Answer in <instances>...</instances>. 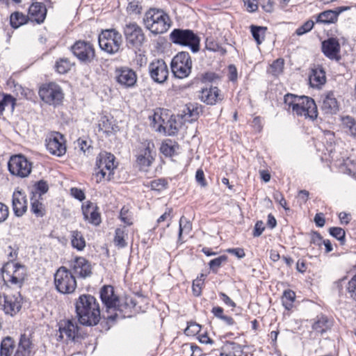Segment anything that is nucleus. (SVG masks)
Segmentation results:
<instances>
[{
    "label": "nucleus",
    "instance_id": "obj_1",
    "mask_svg": "<svg viewBox=\"0 0 356 356\" xmlns=\"http://www.w3.org/2000/svg\"><path fill=\"white\" fill-rule=\"evenodd\" d=\"M78 321L85 326H94L99 323L101 316L97 299L90 294L81 295L75 302Z\"/></svg>",
    "mask_w": 356,
    "mask_h": 356
},
{
    "label": "nucleus",
    "instance_id": "obj_2",
    "mask_svg": "<svg viewBox=\"0 0 356 356\" xmlns=\"http://www.w3.org/2000/svg\"><path fill=\"white\" fill-rule=\"evenodd\" d=\"M170 41L178 45L188 47L193 53L200 49V38L193 30L175 29L170 34Z\"/></svg>",
    "mask_w": 356,
    "mask_h": 356
},
{
    "label": "nucleus",
    "instance_id": "obj_3",
    "mask_svg": "<svg viewBox=\"0 0 356 356\" xmlns=\"http://www.w3.org/2000/svg\"><path fill=\"white\" fill-rule=\"evenodd\" d=\"M54 285L57 291L62 294L73 293L77 287L75 276L65 266L59 267L54 273Z\"/></svg>",
    "mask_w": 356,
    "mask_h": 356
},
{
    "label": "nucleus",
    "instance_id": "obj_4",
    "mask_svg": "<svg viewBox=\"0 0 356 356\" xmlns=\"http://www.w3.org/2000/svg\"><path fill=\"white\" fill-rule=\"evenodd\" d=\"M122 42L121 33L114 29L103 30L98 37L99 48L111 55L120 51Z\"/></svg>",
    "mask_w": 356,
    "mask_h": 356
},
{
    "label": "nucleus",
    "instance_id": "obj_5",
    "mask_svg": "<svg viewBox=\"0 0 356 356\" xmlns=\"http://www.w3.org/2000/svg\"><path fill=\"white\" fill-rule=\"evenodd\" d=\"M70 51L81 64L89 65L97 60L95 47L90 41L76 40Z\"/></svg>",
    "mask_w": 356,
    "mask_h": 356
},
{
    "label": "nucleus",
    "instance_id": "obj_6",
    "mask_svg": "<svg viewBox=\"0 0 356 356\" xmlns=\"http://www.w3.org/2000/svg\"><path fill=\"white\" fill-rule=\"evenodd\" d=\"M38 94L44 103L54 106L60 105L64 99L61 87L54 82L42 84L40 87Z\"/></svg>",
    "mask_w": 356,
    "mask_h": 356
},
{
    "label": "nucleus",
    "instance_id": "obj_7",
    "mask_svg": "<svg viewBox=\"0 0 356 356\" xmlns=\"http://www.w3.org/2000/svg\"><path fill=\"white\" fill-rule=\"evenodd\" d=\"M5 282L21 288L26 277V268L19 263L7 262L1 268Z\"/></svg>",
    "mask_w": 356,
    "mask_h": 356
},
{
    "label": "nucleus",
    "instance_id": "obj_8",
    "mask_svg": "<svg viewBox=\"0 0 356 356\" xmlns=\"http://www.w3.org/2000/svg\"><path fill=\"white\" fill-rule=\"evenodd\" d=\"M111 315L106 316L108 321H115L118 318H125L131 317L135 313L134 306L133 305L132 296H125L119 297L115 302V307L111 310Z\"/></svg>",
    "mask_w": 356,
    "mask_h": 356
},
{
    "label": "nucleus",
    "instance_id": "obj_9",
    "mask_svg": "<svg viewBox=\"0 0 356 356\" xmlns=\"http://www.w3.org/2000/svg\"><path fill=\"white\" fill-rule=\"evenodd\" d=\"M171 70L174 75L183 79L187 77L191 72L192 60L187 51L179 52L171 60Z\"/></svg>",
    "mask_w": 356,
    "mask_h": 356
},
{
    "label": "nucleus",
    "instance_id": "obj_10",
    "mask_svg": "<svg viewBox=\"0 0 356 356\" xmlns=\"http://www.w3.org/2000/svg\"><path fill=\"white\" fill-rule=\"evenodd\" d=\"M124 35L129 49L135 51L140 49L145 38L142 29L136 23L126 24L124 27Z\"/></svg>",
    "mask_w": 356,
    "mask_h": 356
},
{
    "label": "nucleus",
    "instance_id": "obj_11",
    "mask_svg": "<svg viewBox=\"0 0 356 356\" xmlns=\"http://www.w3.org/2000/svg\"><path fill=\"white\" fill-rule=\"evenodd\" d=\"M10 173L20 178L27 177L32 170V163L25 156L17 154L12 156L8 163Z\"/></svg>",
    "mask_w": 356,
    "mask_h": 356
},
{
    "label": "nucleus",
    "instance_id": "obj_12",
    "mask_svg": "<svg viewBox=\"0 0 356 356\" xmlns=\"http://www.w3.org/2000/svg\"><path fill=\"white\" fill-rule=\"evenodd\" d=\"M59 338L68 341H79L83 339L79 327L74 319L61 320L58 323Z\"/></svg>",
    "mask_w": 356,
    "mask_h": 356
},
{
    "label": "nucleus",
    "instance_id": "obj_13",
    "mask_svg": "<svg viewBox=\"0 0 356 356\" xmlns=\"http://www.w3.org/2000/svg\"><path fill=\"white\" fill-rule=\"evenodd\" d=\"M153 141L146 140L140 143L136 149V163L140 170H146L154 161L152 151L154 149Z\"/></svg>",
    "mask_w": 356,
    "mask_h": 356
},
{
    "label": "nucleus",
    "instance_id": "obj_14",
    "mask_svg": "<svg viewBox=\"0 0 356 356\" xmlns=\"http://www.w3.org/2000/svg\"><path fill=\"white\" fill-rule=\"evenodd\" d=\"M46 147L49 152L57 156H61L66 152L65 140L64 136L56 132L46 139Z\"/></svg>",
    "mask_w": 356,
    "mask_h": 356
},
{
    "label": "nucleus",
    "instance_id": "obj_15",
    "mask_svg": "<svg viewBox=\"0 0 356 356\" xmlns=\"http://www.w3.org/2000/svg\"><path fill=\"white\" fill-rule=\"evenodd\" d=\"M3 298V311L6 314L13 316L20 311L22 305V297L19 291L13 294H5Z\"/></svg>",
    "mask_w": 356,
    "mask_h": 356
},
{
    "label": "nucleus",
    "instance_id": "obj_16",
    "mask_svg": "<svg viewBox=\"0 0 356 356\" xmlns=\"http://www.w3.org/2000/svg\"><path fill=\"white\" fill-rule=\"evenodd\" d=\"M70 267L72 273L81 278H86L92 275L90 263L84 257H76L71 261Z\"/></svg>",
    "mask_w": 356,
    "mask_h": 356
},
{
    "label": "nucleus",
    "instance_id": "obj_17",
    "mask_svg": "<svg viewBox=\"0 0 356 356\" xmlns=\"http://www.w3.org/2000/svg\"><path fill=\"white\" fill-rule=\"evenodd\" d=\"M341 47L338 40L335 38H329L321 43V50L323 54L330 60L339 61L341 56L339 55Z\"/></svg>",
    "mask_w": 356,
    "mask_h": 356
},
{
    "label": "nucleus",
    "instance_id": "obj_18",
    "mask_svg": "<svg viewBox=\"0 0 356 356\" xmlns=\"http://www.w3.org/2000/svg\"><path fill=\"white\" fill-rule=\"evenodd\" d=\"M115 80L124 88L132 87L137 80L136 72L128 67H120L115 70Z\"/></svg>",
    "mask_w": 356,
    "mask_h": 356
},
{
    "label": "nucleus",
    "instance_id": "obj_19",
    "mask_svg": "<svg viewBox=\"0 0 356 356\" xmlns=\"http://www.w3.org/2000/svg\"><path fill=\"white\" fill-rule=\"evenodd\" d=\"M199 98L204 104L213 106L221 102L224 97L218 87L211 86L209 88H202Z\"/></svg>",
    "mask_w": 356,
    "mask_h": 356
},
{
    "label": "nucleus",
    "instance_id": "obj_20",
    "mask_svg": "<svg viewBox=\"0 0 356 356\" xmlns=\"http://www.w3.org/2000/svg\"><path fill=\"white\" fill-rule=\"evenodd\" d=\"M115 156L107 152H100L97 157L96 166L97 168L106 169L109 172L108 179H111V176L113 175V170L117 168V164H115Z\"/></svg>",
    "mask_w": 356,
    "mask_h": 356
},
{
    "label": "nucleus",
    "instance_id": "obj_21",
    "mask_svg": "<svg viewBox=\"0 0 356 356\" xmlns=\"http://www.w3.org/2000/svg\"><path fill=\"white\" fill-rule=\"evenodd\" d=\"M100 298L102 303L106 308V312H111L112 308L115 307V302L119 297L114 293V289L111 285L104 286L100 290Z\"/></svg>",
    "mask_w": 356,
    "mask_h": 356
},
{
    "label": "nucleus",
    "instance_id": "obj_22",
    "mask_svg": "<svg viewBox=\"0 0 356 356\" xmlns=\"http://www.w3.org/2000/svg\"><path fill=\"white\" fill-rule=\"evenodd\" d=\"M13 209L17 217L22 216L27 211L26 196L21 191H15L13 194Z\"/></svg>",
    "mask_w": 356,
    "mask_h": 356
},
{
    "label": "nucleus",
    "instance_id": "obj_23",
    "mask_svg": "<svg viewBox=\"0 0 356 356\" xmlns=\"http://www.w3.org/2000/svg\"><path fill=\"white\" fill-rule=\"evenodd\" d=\"M47 12L46 6L42 2L33 1L29 8V15L31 20L37 24L44 22Z\"/></svg>",
    "mask_w": 356,
    "mask_h": 356
},
{
    "label": "nucleus",
    "instance_id": "obj_24",
    "mask_svg": "<svg viewBox=\"0 0 356 356\" xmlns=\"http://www.w3.org/2000/svg\"><path fill=\"white\" fill-rule=\"evenodd\" d=\"M99 208L91 202H88L86 205L82 206V213L85 220L95 225H99L101 222L100 213L98 211Z\"/></svg>",
    "mask_w": 356,
    "mask_h": 356
},
{
    "label": "nucleus",
    "instance_id": "obj_25",
    "mask_svg": "<svg viewBox=\"0 0 356 356\" xmlns=\"http://www.w3.org/2000/svg\"><path fill=\"white\" fill-rule=\"evenodd\" d=\"M297 104L305 108L306 115L312 120H315L318 115V110L314 100L307 96H298Z\"/></svg>",
    "mask_w": 356,
    "mask_h": 356
},
{
    "label": "nucleus",
    "instance_id": "obj_26",
    "mask_svg": "<svg viewBox=\"0 0 356 356\" xmlns=\"http://www.w3.org/2000/svg\"><path fill=\"white\" fill-rule=\"evenodd\" d=\"M162 115L163 113L161 112L159 116V120H161L162 123L159 125L157 131L159 132L163 131L164 134L168 136L176 135L179 131V129L176 125L177 121L175 118H174L172 115H170L169 119L165 121Z\"/></svg>",
    "mask_w": 356,
    "mask_h": 356
},
{
    "label": "nucleus",
    "instance_id": "obj_27",
    "mask_svg": "<svg viewBox=\"0 0 356 356\" xmlns=\"http://www.w3.org/2000/svg\"><path fill=\"white\" fill-rule=\"evenodd\" d=\"M326 81L325 72L323 67L318 66L312 70L309 83L312 88H320Z\"/></svg>",
    "mask_w": 356,
    "mask_h": 356
},
{
    "label": "nucleus",
    "instance_id": "obj_28",
    "mask_svg": "<svg viewBox=\"0 0 356 356\" xmlns=\"http://www.w3.org/2000/svg\"><path fill=\"white\" fill-rule=\"evenodd\" d=\"M321 109L325 114H335L339 111V106L332 92H330L322 102Z\"/></svg>",
    "mask_w": 356,
    "mask_h": 356
},
{
    "label": "nucleus",
    "instance_id": "obj_29",
    "mask_svg": "<svg viewBox=\"0 0 356 356\" xmlns=\"http://www.w3.org/2000/svg\"><path fill=\"white\" fill-rule=\"evenodd\" d=\"M98 125L99 130L102 131L108 136L116 134L120 130L113 118L109 119L106 115L101 118Z\"/></svg>",
    "mask_w": 356,
    "mask_h": 356
},
{
    "label": "nucleus",
    "instance_id": "obj_30",
    "mask_svg": "<svg viewBox=\"0 0 356 356\" xmlns=\"http://www.w3.org/2000/svg\"><path fill=\"white\" fill-rule=\"evenodd\" d=\"M172 20L163 10L157 8V34L165 33L172 26Z\"/></svg>",
    "mask_w": 356,
    "mask_h": 356
},
{
    "label": "nucleus",
    "instance_id": "obj_31",
    "mask_svg": "<svg viewBox=\"0 0 356 356\" xmlns=\"http://www.w3.org/2000/svg\"><path fill=\"white\" fill-rule=\"evenodd\" d=\"M243 348L241 346L234 341H226L221 348V352L216 356H241Z\"/></svg>",
    "mask_w": 356,
    "mask_h": 356
},
{
    "label": "nucleus",
    "instance_id": "obj_32",
    "mask_svg": "<svg viewBox=\"0 0 356 356\" xmlns=\"http://www.w3.org/2000/svg\"><path fill=\"white\" fill-rule=\"evenodd\" d=\"M332 326V321L325 315L320 314L316 316L312 325V329L321 334H323Z\"/></svg>",
    "mask_w": 356,
    "mask_h": 356
},
{
    "label": "nucleus",
    "instance_id": "obj_33",
    "mask_svg": "<svg viewBox=\"0 0 356 356\" xmlns=\"http://www.w3.org/2000/svg\"><path fill=\"white\" fill-rule=\"evenodd\" d=\"M38 193L31 192V211L37 218H42L46 215V209L42 202H40L37 198Z\"/></svg>",
    "mask_w": 356,
    "mask_h": 356
},
{
    "label": "nucleus",
    "instance_id": "obj_34",
    "mask_svg": "<svg viewBox=\"0 0 356 356\" xmlns=\"http://www.w3.org/2000/svg\"><path fill=\"white\" fill-rule=\"evenodd\" d=\"M32 350V343L26 334L21 335L17 349L14 356H30Z\"/></svg>",
    "mask_w": 356,
    "mask_h": 356
},
{
    "label": "nucleus",
    "instance_id": "obj_35",
    "mask_svg": "<svg viewBox=\"0 0 356 356\" xmlns=\"http://www.w3.org/2000/svg\"><path fill=\"white\" fill-rule=\"evenodd\" d=\"M338 15L334 10H327L320 13L316 19L317 23L330 24H335L338 21Z\"/></svg>",
    "mask_w": 356,
    "mask_h": 356
},
{
    "label": "nucleus",
    "instance_id": "obj_36",
    "mask_svg": "<svg viewBox=\"0 0 356 356\" xmlns=\"http://www.w3.org/2000/svg\"><path fill=\"white\" fill-rule=\"evenodd\" d=\"M179 145L177 142L171 139L163 140L160 147V152L166 157H172L175 154L176 150Z\"/></svg>",
    "mask_w": 356,
    "mask_h": 356
},
{
    "label": "nucleus",
    "instance_id": "obj_37",
    "mask_svg": "<svg viewBox=\"0 0 356 356\" xmlns=\"http://www.w3.org/2000/svg\"><path fill=\"white\" fill-rule=\"evenodd\" d=\"M250 29L257 44H261L265 40L266 33L268 29L267 27L252 24L250 26Z\"/></svg>",
    "mask_w": 356,
    "mask_h": 356
},
{
    "label": "nucleus",
    "instance_id": "obj_38",
    "mask_svg": "<svg viewBox=\"0 0 356 356\" xmlns=\"http://www.w3.org/2000/svg\"><path fill=\"white\" fill-rule=\"evenodd\" d=\"M72 246L79 251L83 250L86 247V241L82 233L78 230L71 232Z\"/></svg>",
    "mask_w": 356,
    "mask_h": 356
},
{
    "label": "nucleus",
    "instance_id": "obj_39",
    "mask_svg": "<svg viewBox=\"0 0 356 356\" xmlns=\"http://www.w3.org/2000/svg\"><path fill=\"white\" fill-rule=\"evenodd\" d=\"M201 110V106H199L197 104H195L191 103L186 106L183 112L185 116L188 115L190 118L188 121L192 122L197 120Z\"/></svg>",
    "mask_w": 356,
    "mask_h": 356
},
{
    "label": "nucleus",
    "instance_id": "obj_40",
    "mask_svg": "<svg viewBox=\"0 0 356 356\" xmlns=\"http://www.w3.org/2000/svg\"><path fill=\"white\" fill-rule=\"evenodd\" d=\"M15 343L10 337L3 339L0 346V356H10L13 352Z\"/></svg>",
    "mask_w": 356,
    "mask_h": 356
},
{
    "label": "nucleus",
    "instance_id": "obj_41",
    "mask_svg": "<svg viewBox=\"0 0 356 356\" xmlns=\"http://www.w3.org/2000/svg\"><path fill=\"white\" fill-rule=\"evenodd\" d=\"M29 19V16H26L20 12H15L12 13L10 17V26L14 29H17L20 26L26 24Z\"/></svg>",
    "mask_w": 356,
    "mask_h": 356
},
{
    "label": "nucleus",
    "instance_id": "obj_42",
    "mask_svg": "<svg viewBox=\"0 0 356 356\" xmlns=\"http://www.w3.org/2000/svg\"><path fill=\"white\" fill-rule=\"evenodd\" d=\"M3 98L0 100V115H3L6 107L10 106L11 111L15 109L16 99L10 94L3 93Z\"/></svg>",
    "mask_w": 356,
    "mask_h": 356
},
{
    "label": "nucleus",
    "instance_id": "obj_43",
    "mask_svg": "<svg viewBox=\"0 0 356 356\" xmlns=\"http://www.w3.org/2000/svg\"><path fill=\"white\" fill-rule=\"evenodd\" d=\"M133 305L136 313L145 312L147 309V298L145 296L136 295L132 297Z\"/></svg>",
    "mask_w": 356,
    "mask_h": 356
},
{
    "label": "nucleus",
    "instance_id": "obj_44",
    "mask_svg": "<svg viewBox=\"0 0 356 356\" xmlns=\"http://www.w3.org/2000/svg\"><path fill=\"white\" fill-rule=\"evenodd\" d=\"M296 299V293L291 289L285 290L282 296V305L287 310H290L293 306Z\"/></svg>",
    "mask_w": 356,
    "mask_h": 356
},
{
    "label": "nucleus",
    "instance_id": "obj_45",
    "mask_svg": "<svg viewBox=\"0 0 356 356\" xmlns=\"http://www.w3.org/2000/svg\"><path fill=\"white\" fill-rule=\"evenodd\" d=\"M168 70L162 59H157V83H163L168 77Z\"/></svg>",
    "mask_w": 356,
    "mask_h": 356
},
{
    "label": "nucleus",
    "instance_id": "obj_46",
    "mask_svg": "<svg viewBox=\"0 0 356 356\" xmlns=\"http://www.w3.org/2000/svg\"><path fill=\"white\" fill-rule=\"evenodd\" d=\"M342 122L346 131L353 137H356V120L353 117L347 115L342 118Z\"/></svg>",
    "mask_w": 356,
    "mask_h": 356
},
{
    "label": "nucleus",
    "instance_id": "obj_47",
    "mask_svg": "<svg viewBox=\"0 0 356 356\" xmlns=\"http://www.w3.org/2000/svg\"><path fill=\"white\" fill-rule=\"evenodd\" d=\"M72 67L71 63L68 58H60L56 62L55 69L57 72L64 74L70 70Z\"/></svg>",
    "mask_w": 356,
    "mask_h": 356
},
{
    "label": "nucleus",
    "instance_id": "obj_48",
    "mask_svg": "<svg viewBox=\"0 0 356 356\" xmlns=\"http://www.w3.org/2000/svg\"><path fill=\"white\" fill-rule=\"evenodd\" d=\"M329 234L336 239H337L341 245H344L346 243V232L345 230L339 227H332L328 230Z\"/></svg>",
    "mask_w": 356,
    "mask_h": 356
},
{
    "label": "nucleus",
    "instance_id": "obj_49",
    "mask_svg": "<svg viewBox=\"0 0 356 356\" xmlns=\"http://www.w3.org/2000/svg\"><path fill=\"white\" fill-rule=\"evenodd\" d=\"M156 13V8H150V10L146 13L145 18L143 19L144 24L146 28L151 31L153 34H156V31L151 30L153 25L156 23V19H154V14Z\"/></svg>",
    "mask_w": 356,
    "mask_h": 356
},
{
    "label": "nucleus",
    "instance_id": "obj_50",
    "mask_svg": "<svg viewBox=\"0 0 356 356\" xmlns=\"http://www.w3.org/2000/svg\"><path fill=\"white\" fill-rule=\"evenodd\" d=\"M228 259V257L227 255H220V257L215 258L213 259H211L209 263V266L211 269V270L213 273H217L218 268L221 266V265L226 262Z\"/></svg>",
    "mask_w": 356,
    "mask_h": 356
},
{
    "label": "nucleus",
    "instance_id": "obj_51",
    "mask_svg": "<svg viewBox=\"0 0 356 356\" xmlns=\"http://www.w3.org/2000/svg\"><path fill=\"white\" fill-rule=\"evenodd\" d=\"M125 235L124 231L122 229L118 228L115 229L114 243L116 246L122 248L127 245L124 239Z\"/></svg>",
    "mask_w": 356,
    "mask_h": 356
},
{
    "label": "nucleus",
    "instance_id": "obj_52",
    "mask_svg": "<svg viewBox=\"0 0 356 356\" xmlns=\"http://www.w3.org/2000/svg\"><path fill=\"white\" fill-rule=\"evenodd\" d=\"M192 229L191 224L184 216L179 220V241L181 239L183 232L189 233Z\"/></svg>",
    "mask_w": 356,
    "mask_h": 356
},
{
    "label": "nucleus",
    "instance_id": "obj_53",
    "mask_svg": "<svg viewBox=\"0 0 356 356\" xmlns=\"http://www.w3.org/2000/svg\"><path fill=\"white\" fill-rule=\"evenodd\" d=\"M344 172L353 177H356V162L348 158L343 163Z\"/></svg>",
    "mask_w": 356,
    "mask_h": 356
},
{
    "label": "nucleus",
    "instance_id": "obj_54",
    "mask_svg": "<svg viewBox=\"0 0 356 356\" xmlns=\"http://www.w3.org/2000/svg\"><path fill=\"white\" fill-rule=\"evenodd\" d=\"M172 216V209L167 208L165 212L157 218V224L166 222V226L169 227L171 223Z\"/></svg>",
    "mask_w": 356,
    "mask_h": 356
},
{
    "label": "nucleus",
    "instance_id": "obj_55",
    "mask_svg": "<svg viewBox=\"0 0 356 356\" xmlns=\"http://www.w3.org/2000/svg\"><path fill=\"white\" fill-rule=\"evenodd\" d=\"M284 61L283 58H277L270 65L272 73L277 76L283 72Z\"/></svg>",
    "mask_w": 356,
    "mask_h": 356
},
{
    "label": "nucleus",
    "instance_id": "obj_56",
    "mask_svg": "<svg viewBox=\"0 0 356 356\" xmlns=\"http://www.w3.org/2000/svg\"><path fill=\"white\" fill-rule=\"evenodd\" d=\"M314 26V22L312 19H309L296 29V33L298 35H302L309 32L313 29Z\"/></svg>",
    "mask_w": 356,
    "mask_h": 356
},
{
    "label": "nucleus",
    "instance_id": "obj_57",
    "mask_svg": "<svg viewBox=\"0 0 356 356\" xmlns=\"http://www.w3.org/2000/svg\"><path fill=\"white\" fill-rule=\"evenodd\" d=\"M346 290L350 297L356 302V274L348 282Z\"/></svg>",
    "mask_w": 356,
    "mask_h": 356
},
{
    "label": "nucleus",
    "instance_id": "obj_58",
    "mask_svg": "<svg viewBox=\"0 0 356 356\" xmlns=\"http://www.w3.org/2000/svg\"><path fill=\"white\" fill-rule=\"evenodd\" d=\"M76 143L79 147V150L83 152L85 156H88L91 154L92 147L90 145L88 144L86 140L79 138L76 141Z\"/></svg>",
    "mask_w": 356,
    "mask_h": 356
},
{
    "label": "nucleus",
    "instance_id": "obj_59",
    "mask_svg": "<svg viewBox=\"0 0 356 356\" xmlns=\"http://www.w3.org/2000/svg\"><path fill=\"white\" fill-rule=\"evenodd\" d=\"M220 79V76L213 72H207L201 75L202 83H212Z\"/></svg>",
    "mask_w": 356,
    "mask_h": 356
},
{
    "label": "nucleus",
    "instance_id": "obj_60",
    "mask_svg": "<svg viewBox=\"0 0 356 356\" xmlns=\"http://www.w3.org/2000/svg\"><path fill=\"white\" fill-rule=\"evenodd\" d=\"M200 325L195 322H190L188 323L187 327L184 330V333L189 335H195L200 330Z\"/></svg>",
    "mask_w": 356,
    "mask_h": 356
},
{
    "label": "nucleus",
    "instance_id": "obj_61",
    "mask_svg": "<svg viewBox=\"0 0 356 356\" xmlns=\"http://www.w3.org/2000/svg\"><path fill=\"white\" fill-rule=\"evenodd\" d=\"M35 190L37 192H39L38 198L41 197L42 195L46 193L49 190V186L47 181L44 180H40L37 181L34 185Z\"/></svg>",
    "mask_w": 356,
    "mask_h": 356
},
{
    "label": "nucleus",
    "instance_id": "obj_62",
    "mask_svg": "<svg viewBox=\"0 0 356 356\" xmlns=\"http://www.w3.org/2000/svg\"><path fill=\"white\" fill-rule=\"evenodd\" d=\"M120 218L127 225L133 224L132 218L129 214V210L126 209L124 207L120 211Z\"/></svg>",
    "mask_w": 356,
    "mask_h": 356
},
{
    "label": "nucleus",
    "instance_id": "obj_63",
    "mask_svg": "<svg viewBox=\"0 0 356 356\" xmlns=\"http://www.w3.org/2000/svg\"><path fill=\"white\" fill-rule=\"evenodd\" d=\"M298 95L291 93H287L284 97V102L289 106L288 109L292 108L294 104H297Z\"/></svg>",
    "mask_w": 356,
    "mask_h": 356
},
{
    "label": "nucleus",
    "instance_id": "obj_64",
    "mask_svg": "<svg viewBox=\"0 0 356 356\" xmlns=\"http://www.w3.org/2000/svg\"><path fill=\"white\" fill-rule=\"evenodd\" d=\"M310 234V243L320 247L323 241V236L321 234L316 231H312Z\"/></svg>",
    "mask_w": 356,
    "mask_h": 356
}]
</instances>
